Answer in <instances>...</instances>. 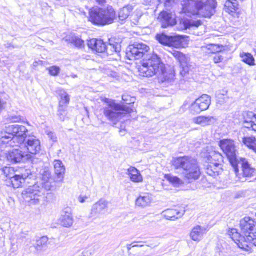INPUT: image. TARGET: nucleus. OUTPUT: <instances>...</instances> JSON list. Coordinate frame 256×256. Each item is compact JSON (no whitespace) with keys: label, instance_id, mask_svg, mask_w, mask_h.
I'll return each instance as SVG.
<instances>
[{"label":"nucleus","instance_id":"obj_56","mask_svg":"<svg viewBox=\"0 0 256 256\" xmlns=\"http://www.w3.org/2000/svg\"><path fill=\"white\" fill-rule=\"evenodd\" d=\"M132 245H133L132 243L127 245V248L128 250H131L132 248Z\"/></svg>","mask_w":256,"mask_h":256},{"label":"nucleus","instance_id":"obj_49","mask_svg":"<svg viewBox=\"0 0 256 256\" xmlns=\"http://www.w3.org/2000/svg\"><path fill=\"white\" fill-rule=\"evenodd\" d=\"M222 60H223V57L222 56H220V55L216 56L214 58V61L216 64L221 62Z\"/></svg>","mask_w":256,"mask_h":256},{"label":"nucleus","instance_id":"obj_19","mask_svg":"<svg viewBox=\"0 0 256 256\" xmlns=\"http://www.w3.org/2000/svg\"><path fill=\"white\" fill-rule=\"evenodd\" d=\"M108 202L101 198L93 204L91 210V216L99 218L104 214L108 208Z\"/></svg>","mask_w":256,"mask_h":256},{"label":"nucleus","instance_id":"obj_37","mask_svg":"<svg viewBox=\"0 0 256 256\" xmlns=\"http://www.w3.org/2000/svg\"><path fill=\"white\" fill-rule=\"evenodd\" d=\"M166 178L170 184L176 187L179 186L184 184L182 180L176 176L168 174L166 176Z\"/></svg>","mask_w":256,"mask_h":256},{"label":"nucleus","instance_id":"obj_46","mask_svg":"<svg viewBox=\"0 0 256 256\" xmlns=\"http://www.w3.org/2000/svg\"><path fill=\"white\" fill-rule=\"evenodd\" d=\"M83 252L86 256H92L95 254L96 248H89L84 250Z\"/></svg>","mask_w":256,"mask_h":256},{"label":"nucleus","instance_id":"obj_47","mask_svg":"<svg viewBox=\"0 0 256 256\" xmlns=\"http://www.w3.org/2000/svg\"><path fill=\"white\" fill-rule=\"evenodd\" d=\"M58 115L60 116V120L64 121V116L66 115V110L64 108V107H59Z\"/></svg>","mask_w":256,"mask_h":256},{"label":"nucleus","instance_id":"obj_60","mask_svg":"<svg viewBox=\"0 0 256 256\" xmlns=\"http://www.w3.org/2000/svg\"><path fill=\"white\" fill-rule=\"evenodd\" d=\"M255 180H256V178Z\"/></svg>","mask_w":256,"mask_h":256},{"label":"nucleus","instance_id":"obj_35","mask_svg":"<svg viewBox=\"0 0 256 256\" xmlns=\"http://www.w3.org/2000/svg\"><path fill=\"white\" fill-rule=\"evenodd\" d=\"M134 8L131 5H128L120 9L118 16L120 20L122 21H124L126 20L130 16Z\"/></svg>","mask_w":256,"mask_h":256},{"label":"nucleus","instance_id":"obj_55","mask_svg":"<svg viewBox=\"0 0 256 256\" xmlns=\"http://www.w3.org/2000/svg\"><path fill=\"white\" fill-rule=\"evenodd\" d=\"M251 149L253 150L256 152V141L254 142V144H253Z\"/></svg>","mask_w":256,"mask_h":256},{"label":"nucleus","instance_id":"obj_48","mask_svg":"<svg viewBox=\"0 0 256 256\" xmlns=\"http://www.w3.org/2000/svg\"><path fill=\"white\" fill-rule=\"evenodd\" d=\"M9 119L10 121L13 122H18L22 120L21 116H11Z\"/></svg>","mask_w":256,"mask_h":256},{"label":"nucleus","instance_id":"obj_14","mask_svg":"<svg viewBox=\"0 0 256 256\" xmlns=\"http://www.w3.org/2000/svg\"><path fill=\"white\" fill-rule=\"evenodd\" d=\"M211 103V99L209 96L204 94L198 98L190 106L191 112L199 114L201 112L208 108Z\"/></svg>","mask_w":256,"mask_h":256},{"label":"nucleus","instance_id":"obj_15","mask_svg":"<svg viewBox=\"0 0 256 256\" xmlns=\"http://www.w3.org/2000/svg\"><path fill=\"white\" fill-rule=\"evenodd\" d=\"M24 146L19 145L18 147L22 149L26 148L27 150L32 154H36L41 150L40 141L34 136H27L24 142Z\"/></svg>","mask_w":256,"mask_h":256},{"label":"nucleus","instance_id":"obj_25","mask_svg":"<svg viewBox=\"0 0 256 256\" xmlns=\"http://www.w3.org/2000/svg\"><path fill=\"white\" fill-rule=\"evenodd\" d=\"M88 47L98 52L102 53L106 51V44L101 40L93 38L88 42Z\"/></svg>","mask_w":256,"mask_h":256},{"label":"nucleus","instance_id":"obj_30","mask_svg":"<svg viewBox=\"0 0 256 256\" xmlns=\"http://www.w3.org/2000/svg\"><path fill=\"white\" fill-rule=\"evenodd\" d=\"M238 6L239 4L236 0H227L224 4V10L226 12L234 16L238 10Z\"/></svg>","mask_w":256,"mask_h":256},{"label":"nucleus","instance_id":"obj_26","mask_svg":"<svg viewBox=\"0 0 256 256\" xmlns=\"http://www.w3.org/2000/svg\"><path fill=\"white\" fill-rule=\"evenodd\" d=\"M244 124L247 128L256 131V116L253 112H248L244 114Z\"/></svg>","mask_w":256,"mask_h":256},{"label":"nucleus","instance_id":"obj_9","mask_svg":"<svg viewBox=\"0 0 256 256\" xmlns=\"http://www.w3.org/2000/svg\"><path fill=\"white\" fill-rule=\"evenodd\" d=\"M46 192L47 191L36 184L22 192V197L26 202L36 204L39 203Z\"/></svg>","mask_w":256,"mask_h":256},{"label":"nucleus","instance_id":"obj_13","mask_svg":"<svg viewBox=\"0 0 256 256\" xmlns=\"http://www.w3.org/2000/svg\"><path fill=\"white\" fill-rule=\"evenodd\" d=\"M156 38L160 44L164 45L180 48L183 46L184 43L185 42L186 36L180 35L170 36L164 34H157Z\"/></svg>","mask_w":256,"mask_h":256},{"label":"nucleus","instance_id":"obj_28","mask_svg":"<svg viewBox=\"0 0 256 256\" xmlns=\"http://www.w3.org/2000/svg\"><path fill=\"white\" fill-rule=\"evenodd\" d=\"M206 233V229L200 226H196L192 228L190 236L193 240L200 242Z\"/></svg>","mask_w":256,"mask_h":256},{"label":"nucleus","instance_id":"obj_6","mask_svg":"<svg viewBox=\"0 0 256 256\" xmlns=\"http://www.w3.org/2000/svg\"><path fill=\"white\" fill-rule=\"evenodd\" d=\"M106 119L116 124L126 114H130L133 110L129 106H122L114 100H109L102 110Z\"/></svg>","mask_w":256,"mask_h":256},{"label":"nucleus","instance_id":"obj_45","mask_svg":"<svg viewBox=\"0 0 256 256\" xmlns=\"http://www.w3.org/2000/svg\"><path fill=\"white\" fill-rule=\"evenodd\" d=\"M122 100L124 102H126V104L129 105L128 106L130 107V104H134V98L130 97L128 95H126V94H124L122 96Z\"/></svg>","mask_w":256,"mask_h":256},{"label":"nucleus","instance_id":"obj_27","mask_svg":"<svg viewBox=\"0 0 256 256\" xmlns=\"http://www.w3.org/2000/svg\"><path fill=\"white\" fill-rule=\"evenodd\" d=\"M192 122L202 126H206L214 124L216 122V119L214 116H199L194 118L192 119Z\"/></svg>","mask_w":256,"mask_h":256},{"label":"nucleus","instance_id":"obj_57","mask_svg":"<svg viewBox=\"0 0 256 256\" xmlns=\"http://www.w3.org/2000/svg\"><path fill=\"white\" fill-rule=\"evenodd\" d=\"M79 256H86V255L84 254V252H82V254L80 255Z\"/></svg>","mask_w":256,"mask_h":256},{"label":"nucleus","instance_id":"obj_58","mask_svg":"<svg viewBox=\"0 0 256 256\" xmlns=\"http://www.w3.org/2000/svg\"><path fill=\"white\" fill-rule=\"evenodd\" d=\"M172 0H166V2H169L171 1Z\"/></svg>","mask_w":256,"mask_h":256},{"label":"nucleus","instance_id":"obj_38","mask_svg":"<svg viewBox=\"0 0 256 256\" xmlns=\"http://www.w3.org/2000/svg\"><path fill=\"white\" fill-rule=\"evenodd\" d=\"M184 29H190L192 28H198L202 25L200 20L194 21L192 20H184L183 21Z\"/></svg>","mask_w":256,"mask_h":256},{"label":"nucleus","instance_id":"obj_23","mask_svg":"<svg viewBox=\"0 0 256 256\" xmlns=\"http://www.w3.org/2000/svg\"><path fill=\"white\" fill-rule=\"evenodd\" d=\"M54 173L56 176V182H62L66 172V168L62 162L60 160H55L54 162Z\"/></svg>","mask_w":256,"mask_h":256},{"label":"nucleus","instance_id":"obj_42","mask_svg":"<svg viewBox=\"0 0 256 256\" xmlns=\"http://www.w3.org/2000/svg\"><path fill=\"white\" fill-rule=\"evenodd\" d=\"M206 48L210 51V52L214 54L220 52L224 50V46L218 44H208L206 46Z\"/></svg>","mask_w":256,"mask_h":256},{"label":"nucleus","instance_id":"obj_1","mask_svg":"<svg viewBox=\"0 0 256 256\" xmlns=\"http://www.w3.org/2000/svg\"><path fill=\"white\" fill-rule=\"evenodd\" d=\"M240 234L236 228H230L228 234L240 248L249 251L250 244L254 245V240H256V222L250 218L245 217L240 220Z\"/></svg>","mask_w":256,"mask_h":256},{"label":"nucleus","instance_id":"obj_24","mask_svg":"<svg viewBox=\"0 0 256 256\" xmlns=\"http://www.w3.org/2000/svg\"><path fill=\"white\" fill-rule=\"evenodd\" d=\"M184 213V210L170 208L163 211L162 214L167 220L174 221L182 218Z\"/></svg>","mask_w":256,"mask_h":256},{"label":"nucleus","instance_id":"obj_29","mask_svg":"<svg viewBox=\"0 0 256 256\" xmlns=\"http://www.w3.org/2000/svg\"><path fill=\"white\" fill-rule=\"evenodd\" d=\"M48 240V238L47 236L40 238L36 240V243H32V246H30V250L32 252V250L30 249L34 248V252H41L46 247Z\"/></svg>","mask_w":256,"mask_h":256},{"label":"nucleus","instance_id":"obj_41","mask_svg":"<svg viewBox=\"0 0 256 256\" xmlns=\"http://www.w3.org/2000/svg\"><path fill=\"white\" fill-rule=\"evenodd\" d=\"M223 157L222 154L218 152H214L212 153L208 157V160L209 161L210 164V162H220L222 161Z\"/></svg>","mask_w":256,"mask_h":256},{"label":"nucleus","instance_id":"obj_16","mask_svg":"<svg viewBox=\"0 0 256 256\" xmlns=\"http://www.w3.org/2000/svg\"><path fill=\"white\" fill-rule=\"evenodd\" d=\"M122 50V46L120 40L116 38L109 39V43L106 44V51L108 55H114V59L118 60L120 59V52Z\"/></svg>","mask_w":256,"mask_h":256},{"label":"nucleus","instance_id":"obj_31","mask_svg":"<svg viewBox=\"0 0 256 256\" xmlns=\"http://www.w3.org/2000/svg\"><path fill=\"white\" fill-rule=\"evenodd\" d=\"M152 202V198L148 194H144L142 196H140L136 201V206L144 208L149 206Z\"/></svg>","mask_w":256,"mask_h":256},{"label":"nucleus","instance_id":"obj_8","mask_svg":"<svg viewBox=\"0 0 256 256\" xmlns=\"http://www.w3.org/2000/svg\"><path fill=\"white\" fill-rule=\"evenodd\" d=\"M221 149L228 157L231 165L234 168L235 173L238 172L237 150L234 142L230 140H223L220 142Z\"/></svg>","mask_w":256,"mask_h":256},{"label":"nucleus","instance_id":"obj_52","mask_svg":"<svg viewBox=\"0 0 256 256\" xmlns=\"http://www.w3.org/2000/svg\"><path fill=\"white\" fill-rule=\"evenodd\" d=\"M100 5H103L106 2V0H94Z\"/></svg>","mask_w":256,"mask_h":256},{"label":"nucleus","instance_id":"obj_20","mask_svg":"<svg viewBox=\"0 0 256 256\" xmlns=\"http://www.w3.org/2000/svg\"><path fill=\"white\" fill-rule=\"evenodd\" d=\"M242 168L243 170V176H238V172L236 174L234 168H233V171L234 174L236 176L235 182H244L246 180V178L250 177L252 176L254 172V170L252 168L248 162L244 161L242 163Z\"/></svg>","mask_w":256,"mask_h":256},{"label":"nucleus","instance_id":"obj_7","mask_svg":"<svg viewBox=\"0 0 256 256\" xmlns=\"http://www.w3.org/2000/svg\"><path fill=\"white\" fill-rule=\"evenodd\" d=\"M164 65L160 58L156 54L148 56L143 60L142 66L139 68L140 74L144 77H152L164 68Z\"/></svg>","mask_w":256,"mask_h":256},{"label":"nucleus","instance_id":"obj_12","mask_svg":"<svg viewBox=\"0 0 256 256\" xmlns=\"http://www.w3.org/2000/svg\"><path fill=\"white\" fill-rule=\"evenodd\" d=\"M40 182L36 183L37 185L46 191L52 190L54 188V182L48 168L44 167L40 170Z\"/></svg>","mask_w":256,"mask_h":256},{"label":"nucleus","instance_id":"obj_39","mask_svg":"<svg viewBox=\"0 0 256 256\" xmlns=\"http://www.w3.org/2000/svg\"><path fill=\"white\" fill-rule=\"evenodd\" d=\"M242 61L250 66H254V58L253 56L249 53H243L240 54Z\"/></svg>","mask_w":256,"mask_h":256},{"label":"nucleus","instance_id":"obj_36","mask_svg":"<svg viewBox=\"0 0 256 256\" xmlns=\"http://www.w3.org/2000/svg\"><path fill=\"white\" fill-rule=\"evenodd\" d=\"M68 40L70 44H74L76 47L78 48H84V41L78 36L74 35L72 36L69 38Z\"/></svg>","mask_w":256,"mask_h":256},{"label":"nucleus","instance_id":"obj_33","mask_svg":"<svg viewBox=\"0 0 256 256\" xmlns=\"http://www.w3.org/2000/svg\"><path fill=\"white\" fill-rule=\"evenodd\" d=\"M60 100V107H64L68 104L70 100L69 95L63 89H60L58 90Z\"/></svg>","mask_w":256,"mask_h":256},{"label":"nucleus","instance_id":"obj_17","mask_svg":"<svg viewBox=\"0 0 256 256\" xmlns=\"http://www.w3.org/2000/svg\"><path fill=\"white\" fill-rule=\"evenodd\" d=\"M172 54L180 64L181 68L180 75L182 77L186 76L188 74L190 70L189 58L186 55L178 51L174 50Z\"/></svg>","mask_w":256,"mask_h":256},{"label":"nucleus","instance_id":"obj_5","mask_svg":"<svg viewBox=\"0 0 256 256\" xmlns=\"http://www.w3.org/2000/svg\"><path fill=\"white\" fill-rule=\"evenodd\" d=\"M90 21L98 26H106L114 22L116 18V13L112 6L106 8L96 6L91 8L89 12Z\"/></svg>","mask_w":256,"mask_h":256},{"label":"nucleus","instance_id":"obj_4","mask_svg":"<svg viewBox=\"0 0 256 256\" xmlns=\"http://www.w3.org/2000/svg\"><path fill=\"white\" fill-rule=\"evenodd\" d=\"M28 129L24 126L13 124L6 126L5 135L2 138V142L10 147L24 146V142L27 137Z\"/></svg>","mask_w":256,"mask_h":256},{"label":"nucleus","instance_id":"obj_59","mask_svg":"<svg viewBox=\"0 0 256 256\" xmlns=\"http://www.w3.org/2000/svg\"><path fill=\"white\" fill-rule=\"evenodd\" d=\"M158 244H157L154 246V247H156V246H158Z\"/></svg>","mask_w":256,"mask_h":256},{"label":"nucleus","instance_id":"obj_50","mask_svg":"<svg viewBox=\"0 0 256 256\" xmlns=\"http://www.w3.org/2000/svg\"><path fill=\"white\" fill-rule=\"evenodd\" d=\"M88 198H89V196H80L78 197V201L80 203H84V202H86V200H88Z\"/></svg>","mask_w":256,"mask_h":256},{"label":"nucleus","instance_id":"obj_51","mask_svg":"<svg viewBox=\"0 0 256 256\" xmlns=\"http://www.w3.org/2000/svg\"><path fill=\"white\" fill-rule=\"evenodd\" d=\"M48 135L49 136L50 138L54 141V142H55V141H56V139H57V138L56 137V136L54 134H53L52 132H50L48 134Z\"/></svg>","mask_w":256,"mask_h":256},{"label":"nucleus","instance_id":"obj_34","mask_svg":"<svg viewBox=\"0 0 256 256\" xmlns=\"http://www.w3.org/2000/svg\"><path fill=\"white\" fill-rule=\"evenodd\" d=\"M220 169V164L210 162L207 168V174L212 176H218Z\"/></svg>","mask_w":256,"mask_h":256},{"label":"nucleus","instance_id":"obj_40","mask_svg":"<svg viewBox=\"0 0 256 256\" xmlns=\"http://www.w3.org/2000/svg\"><path fill=\"white\" fill-rule=\"evenodd\" d=\"M161 72L163 75L162 82H168L169 84H172L174 82L175 76L172 72H164V68L162 69Z\"/></svg>","mask_w":256,"mask_h":256},{"label":"nucleus","instance_id":"obj_21","mask_svg":"<svg viewBox=\"0 0 256 256\" xmlns=\"http://www.w3.org/2000/svg\"><path fill=\"white\" fill-rule=\"evenodd\" d=\"M60 222L62 226L66 228L72 226L74 223V218L70 208H66L62 210L60 218Z\"/></svg>","mask_w":256,"mask_h":256},{"label":"nucleus","instance_id":"obj_43","mask_svg":"<svg viewBox=\"0 0 256 256\" xmlns=\"http://www.w3.org/2000/svg\"><path fill=\"white\" fill-rule=\"evenodd\" d=\"M254 142H256V139L254 137L245 138L243 140L244 144L250 148L252 147Z\"/></svg>","mask_w":256,"mask_h":256},{"label":"nucleus","instance_id":"obj_10","mask_svg":"<svg viewBox=\"0 0 256 256\" xmlns=\"http://www.w3.org/2000/svg\"><path fill=\"white\" fill-rule=\"evenodd\" d=\"M10 168L5 167L3 168L2 172L4 174L11 179L12 184L14 188H18L22 186V184L28 178L32 176V172L30 170H25L20 174H16L12 176L10 172H13Z\"/></svg>","mask_w":256,"mask_h":256},{"label":"nucleus","instance_id":"obj_2","mask_svg":"<svg viewBox=\"0 0 256 256\" xmlns=\"http://www.w3.org/2000/svg\"><path fill=\"white\" fill-rule=\"evenodd\" d=\"M172 164L176 170H182L184 179L189 183L200 178V168L197 160L194 158L190 156L174 158Z\"/></svg>","mask_w":256,"mask_h":256},{"label":"nucleus","instance_id":"obj_3","mask_svg":"<svg viewBox=\"0 0 256 256\" xmlns=\"http://www.w3.org/2000/svg\"><path fill=\"white\" fill-rule=\"evenodd\" d=\"M182 12L188 16L191 15H201L210 18L215 12V0H188L182 4Z\"/></svg>","mask_w":256,"mask_h":256},{"label":"nucleus","instance_id":"obj_54","mask_svg":"<svg viewBox=\"0 0 256 256\" xmlns=\"http://www.w3.org/2000/svg\"><path fill=\"white\" fill-rule=\"evenodd\" d=\"M136 243H137V242H132V244H133L132 248H134V247H142V246H144V245H142V244H136Z\"/></svg>","mask_w":256,"mask_h":256},{"label":"nucleus","instance_id":"obj_53","mask_svg":"<svg viewBox=\"0 0 256 256\" xmlns=\"http://www.w3.org/2000/svg\"><path fill=\"white\" fill-rule=\"evenodd\" d=\"M120 134L121 136H124L126 134V131L124 129H120Z\"/></svg>","mask_w":256,"mask_h":256},{"label":"nucleus","instance_id":"obj_44","mask_svg":"<svg viewBox=\"0 0 256 256\" xmlns=\"http://www.w3.org/2000/svg\"><path fill=\"white\" fill-rule=\"evenodd\" d=\"M49 74L52 76H57L60 72V69L56 66H52L48 68Z\"/></svg>","mask_w":256,"mask_h":256},{"label":"nucleus","instance_id":"obj_32","mask_svg":"<svg viewBox=\"0 0 256 256\" xmlns=\"http://www.w3.org/2000/svg\"><path fill=\"white\" fill-rule=\"evenodd\" d=\"M128 174L130 180L134 182H142L143 178L140 172L135 168L131 166L128 170Z\"/></svg>","mask_w":256,"mask_h":256},{"label":"nucleus","instance_id":"obj_18","mask_svg":"<svg viewBox=\"0 0 256 256\" xmlns=\"http://www.w3.org/2000/svg\"><path fill=\"white\" fill-rule=\"evenodd\" d=\"M6 158L8 162L13 164L24 162L30 158V154H25L19 149H14L9 151L6 154Z\"/></svg>","mask_w":256,"mask_h":256},{"label":"nucleus","instance_id":"obj_11","mask_svg":"<svg viewBox=\"0 0 256 256\" xmlns=\"http://www.w3.org/2000/svg\"><path fill=\"white\" fill-rule=\"evenodd\" d=\"M150 48L144 43L134 42L129 46L126 54L130 60H138L148 52Z\"/></svg>","mask_w":256,"mask_h":256},{"label":"nucleus","instance_id":"obj_22","mask_svg":"<svg viewBox=\"0 0 256 256\" xmlns=\"http://www.w3.org/2000/svg\"><path fill=\"white\" fill-rule=\"evenodd\" d=\"M158 19L161 22L162 28H167L168 26H173L176 24L175 18L172 16V14L166 12H161Z\"/></svg>","mask_w":256,"mask_h":256}]
</instances>
